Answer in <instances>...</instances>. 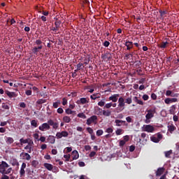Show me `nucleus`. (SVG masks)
<instances>
[{
	"mask_svg": "<svg viewBox=\"0 0 179 179\" xmlns=\"http://www.w3.org/2000/svg\"><path fill=\"white\" fill-rule=\"evenodd\" d=\"M144 132L152 133L155 132V127L150 124H145L143 127Z\"/></svg>",
	"mask_w": 179,
	"mask_h": 179,
	"instance_id": "obj_4",
	"label": "nucleus"
},
{
	"mask_svg": "<svg viewBox=\"0 0 179 179\" xmlns=\"http://www.w3.org/2000/svg\"><path fill=\"white\" fill-rule=\"evenodd\" d=\"M6 94L9 96V99H12V97H16L17 95L15 92H10L8 90L5 92Z\"/></svg>",
	"mask_w": 179,
	"mask_h": 179,
	"instance_id": "obj_22",
	"label": "nucleus"
},
{
	"mask_svg": "<svg viewBox=\"0 0 179 179\" xmlns=\"http://www.w3.org/2000/svg\"><path fill=\"white\" fill-rule=\"evenodd\" d=\"M22 155H24L23 159H25V160L29 161V160H30L31 159V156H30V155L29 153H27V152H24V153L22 152L20 154V156H22Z\"/></svg>",
	"mask_w": 179,
	"mask_h": 179,
	"instance_id": "obj_24",
	"label": "nucleus"
},
{
	"mask_svg": "<svg viewBox=\"0 0 179 179\" xmlns=\"http://www.w3.org/2000/svg\"><path fill=\"white\" fill-rule=\"evenodd\" d=\"M82 66H83V63H78L77 64V69L78 70L80 71V69H82Z\"/></svg>",
	"mask_w": 179,
	"mask_h": 179,
	"instance_id": "obj_54",
	"label": "nucleus"
},
{
	"mask_svg": "<svg viewBox=\"0 0 179 179\" xmlns=\"http://www.w3.org/2000/svg\"><path fill=\"white\" fill-rule=\"evenodd\" d=\"M167 45H169V42H162L159 45L160 48H166Z\"/></svg>",
	"mask_w": 179,
	"mask_h": 179,
	"instance_id": "obj_37",
	"label": "nucleus"
},
{
	"mask_svg": "<svg viewBox=\"0 0 179 179\" xmlns=\"http://www.w3.org/2000/svg\"><path fill=\"white\" fill-rule=\"evenodd\" d=\"M12 173V168H8V170H5L2 174H10Z\"/></svg>",
	"mask_w": 179,
	"mask_h": 179,
	"instance_id": "obj_48",
	"label": "nucleus"
},
{
	"mask_svg": "<svg viewBox=\"0 0 179 179\" xmlns=\"http://www.w3.org/2000/svg\"><path fill=\"white\" fill-rule=\"evenodd\" d=\"M98 106H99V107H104V106H106V99H103L99 101Z\"/></svg>",
	"mask_w": 179,
	"mask_h": 179,
	"instance_id": "obj_33",
	"label": "nucleus"
},
{
	"mask_svg": "<svg viewBox=\"0 0 179 179\" xmlns=\"http://www.w3.org/2000/svg\"><path fill=\"white\" fill-rule=\"evenodd\" d=\"M118 105L115 108L116 113H122L125 110V104H132V98L128 97L126 99L120 96L118 99Z\"/></svg>",
	"mask_w": 179,
	"mask_h": 179,
	"instance_id": "obj_1",
	"label": "nucleus"
},
{
	"mask_svg": "<svg viewBox=\"0 0 179 179\" xmlns=\"http://www.w3.org/2000/svg\"><path fill=\"white\" fill-rule=\"evenodd\" d=\"M71 155L73 156V160H78L79 159V152H78V150H73Z\"/></svg>",
	"mask_w": 179,
	"mask_h": 179,
	"instance_id": "obj_19",
	"label": "nucleus"
},
{
	"mask_svg": "<svg viewBox=\"0 0 179 179\" xmlns=\"http://www.w3.org/2000/svg\"><path fill=\"white\" fill-rule=\"evenodd\" d=\"M48 140L51 145H54V143H55V136H49Z\"/></svg>",
	"mask_w": 179,
	"mask_h": 179,
	"instance_id": "obj_27",
	"label": "nucleus"
},
{
	"mask_svg": "<svg viewBox=\"0 0 179 179\" xmlns=\"http://www.w3.org/2000/svg\"><path fill=\"white\" fill-rule=\"evenodd\" d=\"M111 107H112V102H110L108 103H105L103 108H106V110H110V108H111Z\"/></svg>",
	"mask_w": 179,
	"mask_h": 179,
	"instance_id": "obj_42",
	"label": "nucleus"
},
{
	"mask_svg": "<svg viewBox=\"0 0 179 179\" xmlns=\"http://www.w3.org/2000/svg\"><path fill=\"white\" fill-rule=\"evenodd\" d=\"M151 99L152 100H157V95H156V94H155V93H152L151 94Z\"/></svg>",
	"mask_w": 179,
	"mask_h": 179,
	"instance_id": "obj_52",
	"label": "nucleus"
},
{
	"mask_svg": "<svg viewBox=\"0 0 179 179\" xmlns=\"http://www.w3.org/2000/svg\"><path fill=\"white\" fill-rule=\"evenodd\" d=\"M25 94H27V96H31V94H32L31 90H27L25 92Z\"/></svg>",
	"mask_w": 179,
	"mask_h": 179,
	"instance_id": "obj_60",
	"label": "nucleus"
},
{
	"mask_svg": "<svg viewBox=\"0 0 179 179\" xmlns=\"http://www.w3.org/2000/svg\"><path fill=\"white\" fill-rule=\"evenodd\" d=\"M31 166H32V167H34V169L37 168V166H38V161L33 160L31 162Z\"/></svg>",
	"mask_w": 179,
	"mask_h": 179,
	"instance_id": "obj_39",
	"label": "nucleus"
},
{
	"mask_svg": "<svg viewBox=\"0 0 179 179\" xmlns=\"http://www.w3.org/2000/svg\"><path fill=\"white\" fill-rule=\"evenodd\" d=\"M142 99L144 100V101H148V100H149V95L143 94Z\"/></svg>",
	"mask_w": 179,
	"mask_h": 179,
	"instance_id": "obj_49",
	"label": "nucleus"
},
{
	"mask_svg": "<svg viewBox=\"0 0 179 179\" xmlns=\"http://www.w3.org/2000/svg\"><path fill=\"white\" fill-rule=\"evenodd\" d=\"M44 103H47V99H40L36 101L37 106H41V104H44Z\"/></svg>",
	"mask_w": 179,
	"mask_h": 179,
	"instance_id": "obj_28",
	"label": "nucleus"
},
{
	"mask_svg": "<svg viewBox=\"0 0 179 179\" xmlns=\"http://www.w3.org/2000/svg\"><path fill=\"white\" fill-rule=\"evenodd\" d=\"M38 129L40 131H42V132H44V131H48L51 129V127H50V124L48 122L43 123L41 126H39Z\"/></svg>",
	"mask_w": 179,
	"mask_h": 179,
	"instance_id": "obj_7",
	"label": "nucleus"
},
{
	"mask_svg": "<svg viewBox=\"0 0 179 179\" xmlns=\"http://www.w3.org/2000/svg\"><path fill=\"white\" fill-rule=\"evenodd\" d=\"M66 114H68V115H71V114H73V113H76V111L75 110H72V109L71 108H67L65 110Z\"/></svg>",
	"mask_w": 179,
	"mask_h": 179,
	"instance_id": "obj_38",
	"label": "nucleus"
},
{
	"mask_svg": "<svg viewBox=\"0 0 179 179\" xmlns=\"http://www.w3.org/2000/svg\"><path fill=\"white\" fill-rule=\"evenodd\" d=\"M103 47H108L110 45V43L108 41H105L104 43H103Z\"/></svg>",
	"mask_w": 179,
	"mask_h": 179,
	"instance_id": "obj_59",
	"label": "nucleus"
},
{
	"mask_svg": "<svg viewBox=\"0 0 179 179\" xmlns=\"http://www.w3.org/2000/svg\"><path fill=\"white\" fill-rule=\"evenodd\" d=\"M163 139V135L160 133H158L156 136L151 137V141L154 142L155 143H159L160 141Z\"/></svg>",
	"mask_w": 179,
	"mask_h": 179,
	"instance_id": "obj_5",
	"label": "nucleus"
},
{
	"mask_svg": "<svg viewBox=\"0 0 179 179\" xmlns=\"http://www.w3.org/2000/svg\"><path fill=\"white\" fill-rule=\"evenodd\" d=\"M104 134V131H103V129H99L96 131V136H101Z\"/></svg>",
	"mask_w": 179,
	"mask_h": 179,
	"instance_id": "obj_46",
	"label": "nucleus"
},
{
	"mask_svg": "<svg viewBox=\"0 0 179 179\" xmlns=\"http://www.w3.org/2000/svg\"><path fill=\"white\" fill-rule=\"evenodd\" d=\"M159 13L162 17H163V16H164L165 15H166L167 11H163L162 10H159Z\"/></svg>",
	"mask_w": 179,
	"mask_h": 179,
	"instance_id": "obj_57",
	"label": "nucleus"
},
{
	"mask_svg": "<svg viewBox=\"0 0 179 179\" xmlns=\"http://www.w3.org/2000/svg\"><path fill=\"white\" fill-rule=\"evenodd\" d=\"M101 59H111V54L108 53L106 55H102Z\"/></svg>",
	"mask_w": 179,
	"mask_h": 179,
	"instance_id": "obj_32",
	"label": "nucleus"
},
{
	"mask_svg": "<svg viewBox=\"0 0 179 179\" xmlns=\"http://www.w3.org/2000/svg\"><path fill=\"white\" fill-rule=\"evenodd\" d=\"M29 138H27V139H23V138H20V142L21 143V145H23V143H29Z\"/></svg>",
	"mask_w": 179,
	"mask_h": 179,
	"instance_id": "obj_45",
	"label": "nucleus"
},
{
	"mask_svg": "<svg viewBox=\"0 0 179 179\" xmlns=\"http://www.w3.org/2000/svg\"><path fill=\"white\" fill-rule=\"evenodd\" d=\"M166 96H167V97H173V99H177V97L179 96V94L176 93L171 90H166Z\"/></svg>",
	"mask_w": 179,
	"mask_h": 179,
	"instance_id": "obj_10",
	"label": "nucleus"
},
{
	"mask_svg": "<svg viewBox=\"0 0 179 179\" xmlns=\"http://www.w3.org/2000/svg\"><path fill=\"white\" fill-rule=\"evenodd\" d=\"M133 101L135 102V103H137V104H139L140 106H143V104H145V103H143V101L139 99L138 98V96H134L133 98Z\"/></svg>",
	"mask_w": 179,
	"mask_h": 179,
	"instance_id": "obj_20",
	"label": "nucleus"
},
{
	"mask_svg": "<svg viewBox=\"0 0 179 179\" xmlns=\"http://www.w3.org/2000/svg\"><path fill=\"white\" fill-rule=\"evenodd\" d=\"M173 153V150H170L169 151H166L164 152L165 157H167L168 159H170V156H171V154Z\"/></svg>",
	"mask_w": 179,
	"mask_h": 179,
	"instance_id": "obj_36",
	"label": "nucleus"
},
{
	"mask_svg": "<svg viewBox=\"0 0 179 179\" xmlns=\"http://www.w3.org/2000/svg\"><path fill=\"white\" fill-rule=\"evenodd\" d=\"M118 97H120V94H115L109 96V101H113V103H117L118 101Z\"/></svg>",
	"mask_w": 179,
	"mask_h": 179,
	"instance_id": "obj_11",
	"label": "nucleus"
},
{
	"mask_svg": "<svg viewBox=\"0 0 179 179\" xmlns=\"http://www.w3.org/2000/svg\"><path fill=\"white\" fill-rule=\"evenodd\" d=\"M63 121L66 124H69V122H71V117H69V116H64L63 117Z\"/></svg>",
	"mask_w": 179,
	"mask_h": 179,
	"instance_id": "obj_31",
	"label": "nucleus"
},
{
	"mask_svg": "<svg viewBox=\"0 0 179 179\" xmlns=\"http://www.w3.org/2000/svg\"><path fill=\"white\" fill-rule=\"evenodd\" d=\"M69 134L66 131H62V132H57L56 134V137L57 139H62V138H67Z\"/></svg>",
	"mask_w": 179,
	"mask_h": 179,
	"instance_id": "obj_8",
	"label": "nucleus"
},
{
	"mask_svg": "<svg viewBox=\"0 0 179 179\" xmlns=\"http://www.w3.org/2000/svg\"><path fill=\"white\" fill-rule=\"evenodd\" d=\"M6 142L7 145H12V143H13V142H15V140L12 137H6Z\"/></svg>",
	"mask_w": 179,
	"mask_h": 179,
	"instance_id": "obj_25",
	"label": "nucleus"
},
{
	"mask_svg": "<svg viewBox=\"0 0 179 179\" xmlns=\"http://www.w3.org/2000/svg\"><path fill=\"white\" fill-rule=\"evenodd\" d=\"M95 113L96 115H103V109L101 108H99V106H96L95 108Z\"/></svg>",
	"mask_w": 179,
	"mask_h": 179,
	"instance_id": "obj_23",
	"label": "nucleus"
},
{
	"mask_svg": "<svg viewBox=\"0 0 179 179\" xmlns=\"http://www.w3.org/2000/svg\"><path fill=\"white\" fill-rule=\"evenodd\" d=\"M49 127H52V129H58L59 128V124L57 122H54V120L50 119L48 120Z\"/></svg>",
	"mask_w": 179,
	"mask_h": 179,
	"instance_id": "obj_6",
	"label": "nucleus"
},
{
	"mask_svg": "<svg viewBox=\"0 0 179 179\" xmlns=\"http://www.w3.org/2000/svg\"><path fill=\"white\" fill-rule=\"evenodd\" d=\"M87 131L90 135L93 134V129H92L91 127H87Z\"/></svg>",
	"mask_w": 179,
	"mask_h": 179,
	"instance_id": "obj_53",
	"label": "nucleus"
},
{
	"mask_svg": "<svg viewBox=\"0 0 179 179\" xmlns=\"http://www.w3.org/2000/svg\"><path fill=\"white\" fill-rule=\"evenodd\" d=\"M58 114H62L64 113V109H62V108H59L57 110Z\"/></svg>",
	"mask_w": 179,
	"mask_h": 179,
	"instance_id": "obj_61",
	"label": "nucleus"
},
{
	"mask_svg": "<svg viewBox=\"0 0 179 179\" xmlns=\"http://www.w3.org/2000/svg\"><path fill=\"white\" fill-rule=\"evenodd\" d=\"M67 104H68V99H66V98H63L62 99V105L66 106Z\"/></svg>",
	"mask_w": 179,
	"mask_h": 179,
	"instance_id": "obj_51",
	"label": "nucleus"
},
{
	"mask_svg": "<svg viewBox=\"0 0 179 179\" xmlns=\"http://www.w3.org/2000/svg\"><path fill=\"white\" fill-rule=\"evenodd\" d=\"M113 128L109 127V128L106 129V132H107V134H113Z\"/></svg>",
	"mask_w": 179,
	"mask_h": 179,
	"instance_id": "obj_58",
	"label": "nucleus"
},
{
	"mask_svg": "<svg viewBox=\"0 0 179 179\" xmlns=\"http://www.w3.org/2000/svg\"><path fill=\"white\" fill-rule=\"evenodd\" d=\"M90 157H94L96 156V152L92 151L89 155Z\"/></svg>",
	"mask_w": 179,
	"mask_h": 179,
	"instance_id": "obj_62",
	"label": "nucleus"
},
{
	"mask_svg": "<svg viewBox=\"0 0 179 179\" xmlns=\"http://www.w3.org/2000/svg\"><path fill=\"white\" fill-rule=\"evenodd\" d=\"M77 116L78 117V118H83V120H85L86 118V115H85V113H78Z\"/></svg>",
	"mask_w": 179,
	"mask_h": 179,
	"instance_id": "obj_43",
	"label": "nucleus"
},
{
	"mask_svg": "<svg viewBox=\"0 0 179 179\" xmlns=\"http://www.w3.org/2000/svg\"><path fill=\"white\" fill-rule=\"evenodd\" d=\"M37 122H38V120H31V127H34V128H37V127H38V124H37Z\"/></svg>",
	"mask_w": 179,
	"mask_h": 179,
	"instance_id": "obj_34",
	"label": "nucleus"
},
{
	"mask_svg": "<svg viewBox=\"0 0 179 179\" xmlns=\"http://www.w3.org/2000/svg\"><path fill=\"white\" fill-rule=\"evenodd\" d=\"M111 110L106 109L102 110V115H104V117H110L111 115Z\"/></svg>",
	"mask_w": 179,
	"mask_h": 179,
	"instance_id": "obj_17",
	"label": "nucleus"
},
{
	"mask_svg": "<svg viewBox=\"0 0 179 179\" xmlns=\"http://www.w3.org/2000/svg\"><path fill=\"white\" fill-rule=\"evenodd\" d=\"M98 117L96 115H92L87 120V125H92V124H97Z\"/></svg>",
	"mask_w": 179,
	"mask_h": 179,
	"instance_id": "obj_3",
	"label": "nucleus"
},
{
	"mask_svg": "<svg viewBox=\"0 0 179 179\" xmlns=\"http://www.w3.org/2000/svg\"><path fill=\"white\" fill-rule=\"evenodd\" d=\"M124 45L127 47V50L129 51L134 48V43L129 41H127Z\"/></svg>",
	"mask_w": 179,
	"mask_h": 179,
	"instance_id": "obj_15",
	"label": "nucleus"
},
{
	"mask_svg": "<svg viewBox=\"0 0 179 179\" xmlns=\"http://www.w3.org/2000/svg\"><path fill=\"white\" fill-rule=\"evenodd\" d=\"M101 94L100 93H94L92 95H90L91 100H97V99H100Z\"/></svg>",
	"mask_w": 179,
	"mask_h": 179,
	"instance_id": "obj_21",
	"label": "nucleus"
},
{
	"mask_svg": "<svg viewBox=\"0 0 179 179\" xmlns=\"http://www.w3.org/2000/svg\"><path fill=\"white\" fill-rule=\"evenodd\" d=\"M62 23V22H61V20H57L56 22H55V26L59 29L61 27Z\"/></svg>",
	"mask_w": 179,
	"mask_h": 179,
	"instance_id": "obj_40",
	"label": "nucleus"
},
{
	"mask_svg": "<svg viewBox=\"0 0 179 179\" xmlns=\"http://www.w3.org/2000/svg\"><path fill=\"white\" fill-rule=\"evenodd\" d=\"M90 99L89 98H80V99L77 100L76 103L78 105H83V104H87L89 103Z\"/></svg>",
	"mask_w": 179,
	"mask_h": 179,
	"instance_id": "obj_12",
	"label": "nucleus"
},
{
	"mask_svg": "<svg viewBox=\"0 0 179 179\" xmlns=\"http://www.w3.org/2000/svg\"><path fill=\"white\" fill-rule=\"evenodd\" d=\"M35 44L36 45H38V47H40V45H43V41H41V40L40 39H37L36 41H35Z\"/></svg>",
	"mask_w": 179,
	"mask_h": 179,
	"instance_id": "obj_47",
	"label": "nucleus"
},
{
	"mask_svg": "<svg viewBox=\"0 0 179 179\" xmlns=\"http://www.w3.org/2000/svg\"><path fill=\"white\" fill-rule=\"evenodd\" d=\"M19 106L21 108H26V103L24 102L20 103Z\"/></svg>",
	"mask_w": 179,
	"mask_h": 179,
	"instance_id": "obj_55",
	"label": "nucleus"
},
{
	"mask_svg": "<svg viewBox=\"0 0 179 179\" xmlns=\"http://www.w3.org/2000/svg\"><path fill=\"white\" fill-rule=\"evenodd\" d=\"M40 50H43V45L39 46H35L32 49V52L34 54V55H38V52H40Z\"/></svg>",
	"mask_w": 179,
	"mask_h": 179,
	"instance_id": "obj_14",
	"label": "nucleus"
},
{
	"mask_svg": "<svg viewBox=\"0 0 179 179\" xmlns=\"http://www.w3.org/2000/svg\"><path fill=\"white\" fill-rule=\"evenodd\" d=\"M115 124H116V127H121L122 125H125L127 122L125 120H115Z\"/></svg>",
	"mask_w": 179,
	"mask_h": 179,
	"instance_id": "obj_16",
	"label": "nucleus"
},
{
	"mask_svg": "<svg viewBox=\"0 0 179 179\" xmlns=\"http://www.w3.org/2000/svg\"><path fill=\"white\" fill-rule=\"evenodd\" d=\"M24 174H26V171H24V169L20 168V177H24Z\"/></svg>",
	"mask_w": 179,
	"mask_h": 179,
	"instance_id": "obj_41",
	"label": "nucleus"
},
{
	"mask_svg": "<svg viewBox=\"0 0 179 179\" xmlns=\"http://www.w3.org/2000/svg\"><path fill=\"white\" fill-rule=\"evenodd\" d=\"M135 150V145H131L129 147V152H134Z\"/></svg>",
	"mask_w": 179,
	"mask_h": 179,
	"instance_id": "obj_64",
	"label": "nucleus"
},
{
	"mask_svg": "<svg viewBox=\"0 0 179 179\" xmlns=\"http://www.w3.org/2000/svg\"><path fill=\"white\" fill-rule=\"evenodd\" d=\"M173 120L175 122H177V121H178V116H177V115H174L173 117Z\"/></svg>",
	"mask_w": 179,
	"mask_h": 179,
	"instance_id": "obj_63",
	"label": "nucleus"
},
{
	"mask_svg": "<svg viewBox=\"0 0 179 179\" xmlns=\"http://www.w3.org/2000/svg\"><path fill=\"white\" fill-rule=\"evenodd\" d=\"M116 135H122V129H117L115 131Z\"/></svg>",
	"mask_w": 179,
	"mask_h": 179,
	"instance_id": "obj_50",
	"label": "nucleus"
},
{
	"mask_svg": "<svg viewBox=\"0 0 179 179\" xmlns=\"http://www.w3.org/2000/svg\"><path fill=\"white\" fill-rule=\"evenodd\" d=\"M168 129H169V131L170 132V134H173V132H174V131H176V129H177V128L174 125H169V126H168Z\"/></svg>",
	"mask_w": 179,
	"mask_h": 179,
	"instance_id": "obj_29",
	"label": "nucleus"
},
{
	"mask_svg": "<svg viewBox=\"0 0 179 179\" xmlns=\"http://www.w3.org/2000/svg\"><path fill=\"white\" fill-rule=\"evenodd\" d=\"M177 101H178L177 98H166L164 99L166 104H171V103H177Z\"/></svg>",
	"mask_w": 179,
	"mask_h": 179,
	"instance_id": "obj_13",
	"label": "nucleus"
},
{
	"mask_svg": "<svg viewBox=\"0 0 179 179\" xmlns=\"http://www.w3.org/2000/svg\"><path fill=\"white\" fill-rule=\"evenodd\" d=\"M60 104H61V101L59 99H57L56 102H53L52 107L53 108H58Z\"/></svg>",
	"mask_w": 179,
	"mask_h": 179,
	"instance_id": "obj_30",
	"label": "nucleus"
},
{
	"mask_svg": "<svg viewBox=\"0 0 179 179\" xmlns=\"http://www.w3.org/2000/svg\"><path fill=\"white\" fill-rule=\"evenodd\" d=\"M176 106L173 105L172 106H171L170 110H169V113L170 114H173L175 115L176 114Z\"/></svg>",
	"mask_w": 179,
	"mask_h": 179,
	"instance_id": "obj_35",
	"label": "nucleus"
},
{
	"mask_svg": "<svg viewBox=\"0 0 179 179\" xmlns=\"http://www.w3.org/2000/svg\"><path fill=\"white\" fill-rule=\"evenodd\" d=\"M147 114L145 115V124H150L151 118H153L155 117V110L150 109L147 110Z\"/></svg>",
	"mask_w": 179,
	"mask_h": 179,
	"instance_id": "obj_2",
	"label": "nucleus"
},
{
	"mask_svg": "<svg viewBox=\"0 0 179 179\" xmlns=\"http://www.w3.org/2000/svg\"><path fill=\"white\" fill-rule=\"evenodd\" d=\"M2 108H3L4 110H9V106H8L6 103H3Z\"/></svg>",
	"mask_w": 179,
	"mask_h": 179,
	"instance_id": "obj_56",
	"label": "nucleus"
},
{
	"mask_svg": "<svg viewBox=\"0 0 179 179\" xmlns=\"http://www.w3.org/2000/svg\"><path fill=\"white\" fill-rule=\"evenodd\" d=\"M64 157L66 159V162H72V160H71V155H64Z\"/></svg>",
	"mask_w": 179,
	"mask_h": 179,
	"instance_id": "obj_44",
	"label": "nucleus"
},
{
	"mask_svg": "<svg viewBox=\"0 0 179 179\" xmlns=\"http://www.w3.org/2000/svg\"><path fill=\"white\" fill-rule=\"evenodd\" d=\"M164 170H166L164 169V167H162V168H158L157 171H156V176H162L164 173Z\"/></svg>",
	"mask_w": 179,
	"mask_h": 179,
	"instance_id": "obj_18",
	"label": "nucleus"
},
{
	"mask_svg": "<svg viewBox=\"0 0 179 179\" xmlns=\"http://www.w3.org/2000/svg\"><path fill=\"white\" fill-rule=\"evenodd\" d=\"M9 167V164L6 163V162L2 161L1 164H0V173L2 174L3 173H5V171L6 169Z\"/></svg>",
	"mask_w": 179,
	"mask_h": 179,
	"instance_id": "obj_9",
	"label": "nucleus"
},
{
	"mask_svg": "<svg viewBox=\"0 0 179 179\" xmlns=\"http://www.w3.org/2000/svg\"><path fill=\"white\" fill-rule=\"evenodd\" d=\"M44 167H45L47 170H48L49 171H52V169H54V166H52V164H48V163H45Z\"/></svg>",
	"mask_w": 179,
	"mask_h": 179,
	"instance_id": "obj_26",
	"label": "nucleus"
}]
</instances>
